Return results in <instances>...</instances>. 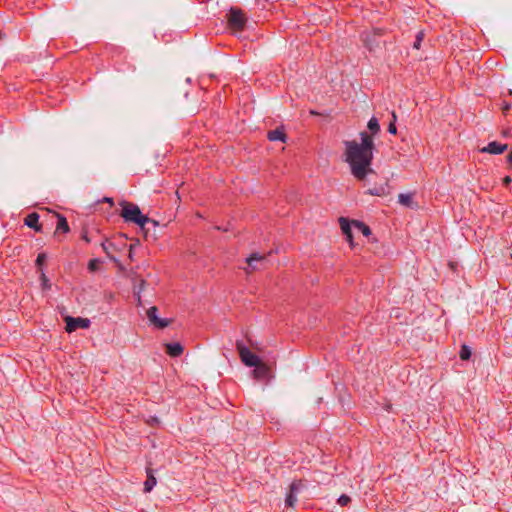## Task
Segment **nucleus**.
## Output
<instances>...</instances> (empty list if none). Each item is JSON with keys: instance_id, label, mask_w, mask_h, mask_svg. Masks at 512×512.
I'll return each instance as SVG.
<instances>
[{"instance_id": "obj_1", "label": "nucleus", "mask_w": 512, "mask_h": 512, "mask_svg": "<svg viewBox=\"0 0 512 512\" xmlns=\"http://www.w3.org/2000/svg\"><path fill=\"white\" fill-rule=\"evenodd\" d=\"M360 139V143L356 140L344 141V157L354 178L364 181L369 174L374 173L371 165L375 145L374 139L366 131L360 133Z\"/></svg>"}, {"instance_id": "obj_2", "label": "nucleus", "mask_w": 512, "mask_h": 512, "mask_svg": "<svg viewBox=\"0 0 512 512\" xmlns=\"http://www.w3.org/2000/svg\"><path fill=\"white\" fill-rule=\"evenodd\" d=\"M122 211L121 216L126 222H132L144 228L147 223H152L153 225H157V221L150 219L149 217L143 215L136 204L130 202H123L121 204Z\"/></svg>"}, {"instance_id": "obj_3", "label": "nucleus", "mask_w": 512, "mask_h": 512, "mask_svg": "<svg viewBox=\"0 0 512 512\" xmlns=\"http://www.w3.org/2000/svg\"><path fill=\"white\" fill-rule=\"evenodd\" d=\"M228 25L235 31H242L246 25L247 18L241 9L232 7L227 15Z\"/></svg>"}, {"instance_id": "obj_4", "label": "nucleus", "mask_w": 512, "mask_h": 512, "mask_svg": "<svg viewBox=\"0 0 512 512\" xmlns=\"http://www.w3.org/2000/svg\"><path fill=\"white\" fill-rule=\"evenodd\" d=\"M236 349L239 353L241 361L248 367H254L257 363H260V358L252 353L242 341L236 342Z\"/></svg>"}, {"instance_id": "obj_5", "label": "nucleus", "mask_w": 512, "mask_h": 512, "mask_svg": "<svg viewBox=\"0 0 512 512\" xmlns=\"http://www.w3.org/2000/svg\"><path fill=\"white\" fill-rule=\"evenodd\" d=\"M66 323V331L68 333H72L76 331L77 329H88L90 327V320L88 318H82V317H72V316H66L64 319Z\"/></svg>"}, {"instance_id": "obj_6", "label": "nucleus", "mask_w": 512, "mask_h": 512, "mask_svg": "<svg viewBox=\"0 0 512 512\" xmlns=\"http://www.w3.org/2000/svg\"><path fill=\"white\" fill-rule=\"evenodd\" d=\"M157 312H158L157 307H155V306L150 307L147 310L148 320L154 327H156L158 329L166 328L171 323V320L158 317Z\"/></svg>"}, {"instance_id": "obj_7", "label": "nucleus", "mask_w": 512, "mask_h": 512, "mask_svg": "<svg viewBox=\"0 0 512 512\" xmlns=\"http://www.w3.org/2000/svg\"><path fill=\"white\" fill-rule=\"evenodd\" d=\"M266 257L264 255H260L258 253H253L250 257L246 259L248 267L245 268L247 274H250L256 270H259L264 267V262Z\"/></svg>"}, {"instance_id": "obj_8", "label": "nucleus", "mask_w": 512, "mask_h": 512, "mask_svg": "<svg viewBox=\"0 0 512 512\" xmlns=\"http://www.w3.org/2000/svg\"><path fill=\"white\" fill-rule=\"evenodd\" d=\"M252 373L257 380H267L270 378V368L262 361L254 366Z\"/></svg>"}, {"instance_id": "obj_9", "label": "nucleus", "mask_w": 512, "mask_h": 512, "mask_svg": "<svg viewBox=\"0 0 512 512\" xmlns=\"http://www.w3.org/2000/svg\"><path fill=\"white\" fill-rule=\"evenodd\" d=\"M507 148V144H501L499 142L492 141L487 146L481 148L480 152L498 155L507 150Z\"/></svg>"}, {"instance_id": "obj_10", "label": "nucleus", "mask_w": 512, "mask_h": 512, "mask_svg": "<svg viewBox=\"0 0 512 512\" xmlns=\"http://www.w3.org/2000/svg\"><path fill=\"white\" fill-rule=\"evenodd\" d=\"M24 224L36 232H40L42 229V226L39 224V215L36 212L28 214L24 219Z\"/></svg>"}, {"instance_id": "obj_11", "label": "nucleus", "mask_w": 512, "mask_h": 512, "mask_svg": "<svg viewBox=\"0 0 512 512\" xmlns=\"http://www.w3.org/2000/svg\"><path fill=\"white\" fill-rule=\"evenodd\" d=\"M146 474H147V479L144 482V492L149 493L156 486L157 480H156L153 470L151 468H146Z\"/></svg>"}, {"instance_id": "obj_12", "label": "nucleus", "mask_w": 512, "mask_h": 512, "mask_svg": "<svg viewBox=\"0 0 512 512\" xmlns=\"http://www.w3.org/2000/svg\"><path fill=\"white\" fill-rule=\"evenodd\" d=\"M267 138L270 141H281L283 143H285L287 140V136L282 127L269 131L267 134Z\"/></svg>"}, {"instance_id": "obj_13", "label": "nucleus", "mask_w": 512, "mask_h": 512, "mask_svg": "<svg viewBox=\"0 0 512 512\" xmlns=\"http://www.w3.org/2000/svg\"><path fill=\"white\" fill-rule=\"evenodd\" d=\"M165 348H166V353L170 357H178L183 353V350H184L183 346L178 342L167 343V344H165Z\"/></svg>"}, {"instance_id": "obj_14", "label": "nucleus", "mask_w": 512, "mask_h": 512, "mask_svg": "<svg viewBox=\"0 0 512 512\" xmlns=\"http://www.w3.org/2000/svg\"><path fill=\"white\" fill-rule=\"evenodd\" d=\"M340 228L343 232V234L346 236L348 241H352V232H351V226H353L352 222H350L348 219L341 217L339 219Z\"/></svg>"}, {"instance_id": "obj_15", "label": "nucleus", "mask_w": 512, "mask_h": 512, "mask_svg": "<svg viewBox=\"0 0 512 512\" xmlns=\"http://www.w3.org/2000/svg\"><path fill=\"white\" fill-rule=\"evenodd\" d=\"M54 216L57 218V227L56 233L63 232L67 233L69 231V225L66 218L58 213H54Z\"/></svg>"}, {"instance_id": "obj_16", "label": "nucleus", "mask_w": 512, "mask_h": 512, "mask_svg": "<svg viewBox=\"0 0 512 512\" xmlns=\"http://www.w3.org/2000/svg\"><path fill=\"white\" fill-rule=\"evenodd\" d=\"M388 192V185L385 184L368 189L366 193L372 196H385L388 194Z\"/></svg>"}, {"instance_id": "obj_17", "label": "nucleus", "mask_w": 512, "mask_h": 512, "mask_svg": "<svg viewBox=\"0 0 512 512\" xmlns=\"http://www.w3.org/2000/svg\"><path fill=\"white\" fill-rule=\"evenodd\" d=\"M367 127L368 129L370 130L371 132V136L373 137L374 135L378 134V132L380 131V125H379V122L377 120V118L375 117H372L369 121H368V124H367Z\"/></svg>"}, {"instance_id": "obj_18", "label": "nucleus", "mask_w": 512, "mask_h": 512, "mask_svg": "<svg viewBox=\"0 0 512 512\" xmlns=\"http://www.w3.org/2000/svg\"><path fill=\"white\" fill-rule=\"evenodd\" d=\"M353 226L360 231L364 236H369L371 234L370 228L361 221L353 220Z\"/></svg>"}, {"instance_id": "obj_19", "label": "nucleus", "mask_w": 512, "mask_h": 512, "mask_svg": "<svg viewBox=\"0 0 512 512\" xmlns=\"http://www.w3.org/2000/svg\"><path fill=\"white\" fill-rule=\"evenodd\" d=\"M399 203L406 207L413 206V195L401 193L398 196Z\"/></svg>"}, {"instance_id": "obj_20", "label": "nucleus", "mask_w": 512, "mask_h": 512, "mask_svg": "<svg viewBox=\"0 0 512 512\" xmlns=\"http://www.w3.org/2000/svg\"><path fill=\"white\" fill-rule=\"evenodd\" d=\"M46 259H47V254L46 253L41 252V253L38 254L35 264H36V267H37L39 272H43V265H44Z\"/></svg>"}, {"instance_id": "obj_21", "label": "nucleus", "mask_w": 512, "mask_h": 512, "mask_svg": "<svg viewBox=\"0 0 512 512\" xmlns=\"http://www.w3.org/2000/svg\"><path fill=\"white\" fill-rule=\"evenodd\" d=\"M100 264H101V261L99 259H91L89 262H88V270L89 272H96L99 270V267H100Z\"/></svg>"}, {"instance_id": "obj_22", "label": "nucleus", "mask_w": 512, "mask_h": 512, "mask_svg": "<svg viewBox=\"0 0 512 512\" xmlns=\"http://www.w3.org/2000/svg\"><path fill=\"white\" fill-rule=\"evenodd\" d=\"M459 356L462 360H468L471 357V350L468 346L463 345L461 347Z\"/></svg>"}, {"instance_id": "obj_23", "label": "nucleus", "mask_w": 512, "mask_h": 512, "mask_svg": "<svg viewBox=\"0 0 512 512\" xmlns=\"http://www.w3.org/2000/svg\"><path fill=\"white\" fill-rule=\"evenodd\" d=\"M424 32L423 31H419L416 35V38H415V41L413 43V48L415 49H420V46H421V43L424 39Z\"/></svg>"}, {"instance_id": "obj_24", "label": "nucleus", "mask_w": 512, "mask_h": 512, "mask_svg": "<svg viewBox=\"0 0 512 512\" xmlns=\"http://www.w3.org/2000/svg\"><path fill=\"white\" fill-rule=\"evenodd\" d=\"M295 494L296 493H292L291 491L289 492V494L287 495V497L285 499L286 506H288V507H293L294 506V504L297 501V498H296Z\"/></svg>"}, {"instance_id": "obj_25", "label": "nucleus", "mask_w": 512, "mask_h": 512, "mask_svg": "<svg viewBox=\"0 0 512 512\" xmlns=\"http://www.w3.org/2000/svg\"><path fill=\"white\" fill-rule=\"evenodd\" d=\"M303 487V482L301 480L293 481L290 485V491L292 493H297Z\"/></svg>"}, {"instance_id": "obj_26", "label": "nucleus", "mask_w": 512, "mask_h": 512, "mask_svg": "<svg viewBox=\"0 0 512 512\" xmlns=\"http://www.w3.org/2000/svg\"><path fill=\"white\" fill-rule=\"evenodd\" d=\"M40 280H41V285H42L43 289L50 288L51 285H50L49 280H48L47 276L45 275L44 271L40 272Z\"/></svg>"}, {"instance_id": "obj_27", "label": "nucleus", "mask_w": 512, "mask_h": 512, "mask_svg": "<svg viewBox=\"0 0 512 512\" xmlns=\"http://www.w3.org/2000/svg\"><path fill=\"white\" fill-rule=\"evenodd\" d=\"M350 502H351V498L346 494L341 495L337 500V503L340 506H347Z\"/></svg>"}, {"instance_id": "obj_28", "label": "nucleus", "mask_w": 512, "mask_h": 512, "mask_svg": "<svg viewBox=\"0 0 512 512\" xmlns=\"http://www.w3.org/2000/svg\"><path fill=\"white\" fill-rule=\"evenodd\" d=\"M392 116H393V122H391L388 126V132L391 133V134H396L397 133V128H396V125H395V121H396V115L395 113H392Z\"/></svg>"}, {"instance_id": "obj_29", "label": "nucleus", "mask_w": 512, "mask_h": 512, "mask_svg": "<svg viewBox=\"0 0 512 512\" xmlns=\"http://www.w3.org/2000/svg\"><path fill=\"white\" fill-rule=\"evenodd\" d=\"M112 246L111 243H107L106 241L101 242V247L103 251L110 257V247Z\"/></svg>"}, {"instance_id": "obj_30", "label": "nucleus", "mask_w": 512, "mask_h": 512, "mask_svg": "<svg viewBox=\"0 0 512 512\" xmlns=\"http://www.w3.org/2000/svg\"><path fill=\"white\" fill-rule=\"evenodd\" d=\"M81 238L86 242L90 243L92 239L89 237L88 233L86 231H83Z\"/></svg>"}, {"instance_id": "obj_31", "label": "nucleus", "mask_w": 512, "mask_h": 512, "mask_svg": "<svg viewBox=\"0 0 512 512\" xmlns=\"http://www.w3.org/2000/svg\"><path fill=\"white\" fill-rule=\"evenodd\" d=\"M511 182H512V179H511V177H510V176H506V177H504V178H503V184H504V185H506V186H507V185H509Z\"/></svg>"}, {"instance_id": "obj_32", "label": "nucleus", "mask_w": 512, "mask_h": 512, "mask_svg": "<svg viewBox=\"0 0 512 512\" xmlns=\"http://www.w3.org/2000/svg\"><path fill=\"white\" fill-rule=\"evenodd\" d=\"M373 31H374V34L378 35V36H381L384 33L383 29H381V28H376Z\"/></svg>"}, {"instance_id": "obj_33", "label": "nucleus", "mask_w": 512, "mask_h": 512, "mask_svg": "<svg viewBox=\"0 0 512 512\" xmlns=\"http://www.w3.org/2000/svg\"><path fill=\"white\" fill-rule=\"evenodd\" d=\"M507 161L509 164L512 165V150L509 152V154L507 155Z\"/></svg>"}, {"instance_id": "obj_34", "label": "nucleus", "mask_w": 512, "mask_h": 512, "mask_svg": "<svg viewBox=\"0 0 512 512\" xmlns=\"http://www.w3.org/2000/svg\"><path fill=\"white\" fill-rule=\"evenodd\" d=\"M144 285H145V281H144V280H141V282H140V286H139V290H138V292H137L138 294L141 292V290L143 289Z\"/></svg>"}, {"instance_id": "obj_35", "label": "nucleus", "mask_w": 512, "mask_h": 512, "mask_svg": "<svg viewBox=\"0 0 512 512\" xmlns=\"http://www.w3.org/2000/svg\"><path fill=\"white\" fill-rule=\"evenodd\" d=\"M362 37H363V41L368 45V34L367 33H363L362 34Z\"/></svg>"}, {"instance_id": "obj_36", "label": "nucleus", "mask_w": 512, "mask_h": 512, "mask_svg": "<svg viewBox=\"0 0 512 512\" xmlns=\"http://www.w3.org/2000/svg\"><path fill=\"white\" fill-rule=\"evenodd\" d=\"M137 244L133 245L131 244L130 247H129V257H131V251H133L134 247L136 246Z\"/></svg>"}, {"instance_id": "obj_37", "label": "nucleus", "mask_w": 512, "mask_h": 512, "mask_svg": "<svg viewBox=\"0 0 512 512\" xmlns=\"http://www.w3.org/2000/svg\"><path fill=\"white\" fill-rule=\"evenodd\" d=\"M105 201H106L107 203H110L111 205L113 204V200H112V198H105Z\"/></svg>"}, {"instance_id": "obj_38", "label": "nucleus", "mask_w": 512, "mask_h": 512, "mask_svg": "<svg viewBox=\"0 0 512 512\" xmlns=\"http://www.w3.org/2000/svg\"><path fill=\"white\" fill-rule=\"evenodd\" d=\"M140 512H147V511H145V510H141Z\"/></svg>"}]
</instances>
